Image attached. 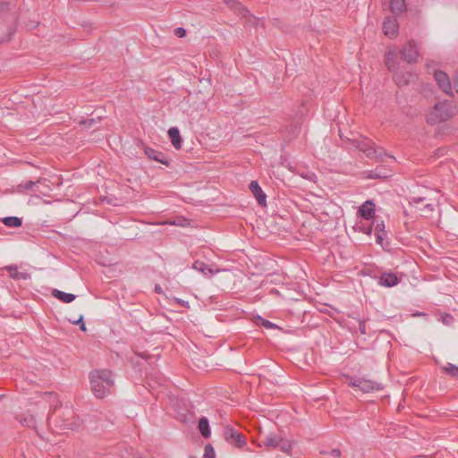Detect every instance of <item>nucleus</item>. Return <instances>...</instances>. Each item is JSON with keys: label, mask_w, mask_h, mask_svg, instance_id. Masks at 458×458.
Masks as SVG:
<instances>
[{"label": "nucleus", "mask_w": 458, "mask_h": 458, "mask_svg": "<svg viewBox=\"0 0 458 458\" xmlns=\"http://www.w3.org/2000/svg\"><path fill=\"white\" fill-rule=\"evenodd\" d=\"M42 397L50 403V411L47 415V421L49 426L52 424L55 428L53 429L54 431L58 430H66L71 429L74 430L77 429L80 427V423L74 419V415L72 411L69 409H65L64 411L62 413V417L59 418H54L53 413L51 412L52 407L55 405V410L56 409L59 401L57 399V395L55 393L52 392H45L42 395Z\"/></svg>", "instance_id": "obj_1"}, {"label": "nucleus", "mask_w": 458, "mask_h": 458, "mask_svg": "<svg viewBox=\"0 0 458 458\" xmlns=\"http://www.w3.org/2000/svg\"><path fill=\"white\" fill-rule=\"evenodd\" d=\"M91 390L98 398H104L111 393L114 385L113 373L108 369H96L89 375Z\"/></svg>", "instance_id": "obj_2"}, {"label": "nucleus", "mask_w": 458, "mask_h": 458, "mask_svg": "<svg viewBox=\"0 0 458 458\" xmlns=\"http://www.w3.org/2000/svg\"><path fill=\"white\" fill-rule=\"evenodd\" d=\"M456 106L452 101H440L435 104L427 115V123L436 124L445 122L455 115Z\"/></svg>", "instance_id": "obj_3"}, {"label": "nucleus", "mask_w": 458, "mask_h": 458, "mask_svg": "<svg viewBox=\"0 0 458 458\" xmlns=\"http://www.w3.org/2000/svg\"><path fill=\"white\" fill-rule=\"evenodd\" d=\"M259 446L279 448L285 454H290L293 449V445L290 442L284 439L281 436L274 433H268L264 436L261 443L259 444Z\"/></svg>", "instance_id": "obj_4"}, {"label": "nucleus", "mask_w": 458, "mask_h": 458, "mask_svg": "<svg viewBox=\"0 0 458 458\" xmlns=\"http://www.w3.org/2000/svg\"><path fill=\"white\" fill-rule=\"evenodd\" d=\"M348 385L353 388H358L363 393H370L374 391H378L383 388L381 383L372 381L369 379H365L363 377H347Z\"/></svg>", "instance_id": "obj_5"}, {"label": "nucleus", "mask_w": 458, "mask_h": 458, "mask_svg": "<svg viewBox=\"0 0 458 458\" xmlns=\"http://www.w3.org/2000/svg\"><path fill=\"white\" fill-rule=\"evenodd\" d=\"M224 437L228 444L238 448H242L247 444L245 436L233 427L228 426L225 428Z\"/></svg>", "instance_id": "obj_6"}, {"label": "nucleus", "mask_w": 458, "mask_h": 458, "mask_svg": "<svg viewBox=\"0 0 458 458\" xmlns=\"http://www.w3.org/2000/svg\"><path fill=\"white\" fill-rule=\"evenodd\" d=\"M400 55L403 61L408 64H413L417 62L419 52L414 42L409 41L405 44L403 49L400 51Z\"/></svg>", "instance_id": "obj_7"}, {"label": "nucleus", "mask_w": 458, "mask_h": 458, "mask_svg": "<svg viewBox=\"0 0 458 458\" xmlns=\"http://www.w3.org/2000/svg\"><path fill=\"white\" fill-rule=\"evenodd\" d=\"M434 78L438 87L446 94L453 95V87L448 75L440 70L435 71Z\"/></svg>", "instance_id": "obj_8"}, {"label": "nucleus", "mask_w": 458, "mask_h": 458, "mask_svg": "<svg viewBox=\"0 0 458 458\" xmlns=\"http://www.w3.org/2000/svg\"><path fill=\"white\" fill-rule=\"evenodd\" d=\"M399 53L395 49H388L385 54V64L391 72L399 69Z\"/></svg>", "instance_id": "obj_9"}, {"label": "nucleus", "mask_w": 458, "mask_h": 458, "mask_svg": "<svg viewBox=\"0 0 458 458\" xmlns=\"http://www.w3.org/2000/svg\"><path fill=\"white\" fill-rule=\"evenodd\" d=\"M250 191L252 195L255 197L258 204L261 207L267 206V195L259 186L257 181H251L249 185Z\"/></svg>", "instance_id": "obj_10"}, {"label": "nucleus", "mask_w": 458, "mask_h": 458, "mask_svg": "<svg viewBox=\"0 0 458 458\" xmlns=\"http://www.w3.org/2000/svg\"><path fill=\"white\" fill-rule=\"evenodd\" d=\"M398 22L396 19L388 17L383 22L384 34L389 38H394L398 33Z\"/></svg>", "instance_id": "obj_11"}, {"label": "nucleus", "mask_w": 458, "mask_h": 458, "mask_svg": "<svg viewBox=\"0 0 458 458\" xmlns=\"http://www.w3.org/2000/svg\"><path fill=\"white\" fill-rule=\"evenodd\" d=\"M394 72V81L398 87H403L408 85L415 79V74L411 72H403L402 71L396 70Z\"/></svg>", "instance_id": "obj_12"}, {"label": "nucleus", "mask_w": 458, "mask_h": 458, "mask_svg": "<svg viewBox=\"0 0 458 458\" xmlns=\"http://www.w3.org/2000/svg\"><path fill=\"white\" fill-rule=\"evenodd\" d=\"M144 152L149 159L157 161L165 165H169V159L163 152L156 150L147 146H144Z\"/></svg>", "instance_id": "obj_13"}, {"label": "nucleus", "mask_w": 458, "mask_h": 458, "mask_svg": "<svg viewBox=\"0 0 458 458\" xmlns=\"http://www.w3.org/2000/svg\"><path fill=\"white\" fill-rule=\"evenodd\" d=\"M392 175V171L386 166L378 165L375 169L367 172L369 179H386Z\"/></svg>", "instance_id": "obj_14"}, {"label": "nucleus", "mask_w": 458, "mask_h": 458, "mask_svg": "<svg viewBox=\"0 0 458 458\" xmlns=\"http://www.w3.org/2000/svg\"><path fill=\"white\" fill-rule=\"evenodd\" d=\"M359 214L367 221H369L375 215V204L372 200H366L359 208Z\"/></svg>", "instance_id": "obj_15"}, {"label": "nucleus", "mask_w": 458, "mask_h": 458, "mask_svg": "<svg viewBox=\"0 0 458 458\" xmlns=\"http://www.w3.org/2000/svg\"><path fill=\"white\" fill-rule=\"evenodd\" d=\"M400 282L398 276L392 272L383 273L379 276L378 284L385 287H393Z\"/></svg>", "instance_id": "obj_16"}, {"label": "nucleus", "mask_w": 458, "mask_h": 458, "mask_svg": "<svg viewBox=\"0 0 458 458\" xmlns=\"http://www.w3.org/2000/svg\"><path fill=\"white\" fill-rule=\"evenodd\" d=\"M360 150L363 151L369 158L375 159L377 161H384V157H389L383 151L382 148L369 147L365 148L360 147Z\"/></svg>", "instance_id": "obj_17"}, {"label": "nucleus", "mask_w": 458, "mask_h": 458, "mask_svg": "<svg viewBox=\"0 0 458 458\" xmlns=\"http://www.w3.org/2000/svg\"><path fill=\"white\" fill-rule=\"evenodd\" d=\"M192 268L202 273L206 276H211L216 272L219 271L218 269L215 271L211 267L200 260H196L192 265Z\"/></svg>", "instance_id": "obj_18"}, {"label": "nucleus", "mask_w": 458, "mask_h": 458, "mask_svg": "<svg viewBox=\"0 0 458 458\" xmlns=\"http://www.w3.org/2000/svg\"><path fill=\"white\" fill-rule=\"evenodd\" d=\"M52 295L64 303H70L76 299L75 294L64 293L58 289H54L52 291Z\"/></svg>", "instance_id": "obj_19"}, {"label": "nucleus", "mask_w": 458, "mask_h": 458, "mask_svg": "<svg viewBox=\"0 0 458 458\" xmlns=\"http://www.w3.org/2000/svg\"><path fill=\"white\" fill-rule=\"evenodd\" d=\"M168 136L170 138V140L172 142V145L176 148V149H180L182 145V138H181V135H180V131L178 130V128L176 127H172L168 130Z\"/></svg>", "instance_id": "obj_20"}, {"label": "nucleus", "mask_w": 458, "mask_h": 458, "mask_svg": "<svg viewBox=\"0 0 458 458\" xmlns=\"http://www.w3.org/2000/svg\"><path fill=\"white\" fill-rule=\"evenodd\" d=\"M199 430L201 434V436L204 438H208L210 437V428H209V422L208 420L206 417H201L199 420V425H198Z\"/></svg>", "instance_id": "obj_21"}, {"label": "nucleus", "mask_w": 458, "mask_h": 458, "mask_svg": "<svg viewBox=\"0 0 458 458\" xmlns=\"http://www.w3.org/2000/svg\"><path fill=\"white\" fill-rule=\"evenodd\" d=\"M390 11L394 14H400L406 9L405 0H390Z\"/></svg>", "instance_id": "obj_22"}, {"label": "nucleus", "mask_w": 458, "mask_h": 458, "mask_svg": "<svg viewBox=\"0 0 458 458\" xmlns=\"http://www.w3.org/2000/svg\"><path fill=\"white\" fill-rule=\"evenodd\" d=\"M4 225L11 228H17L22 225V219L18 216H6L2 219Z\"/></svg>", "instance_id": "obj_23"}, {"label": "nucleus", "mask_w": 458, "mask_h": 458, "mask_svg": "<svg viewBox=\"0 0 458 458\" xmlns=\"http://www.w3.org/2000/svg\"><path fill=\"white\" fill-rule=\"evenodd\" d=\"M8 270L10 276L14 280H27L30 277V274L18 271L17 267H9Z\"/></svg>", "instance_id": "obj_24"}, {"label": "nucleus", "mask_w": 458, "mask_h": 458, "mask_svg": "<svg viewBox=\"0 0 458 458\" xmlns=\"http://www.w3.org/2000/svg\"><path fill=\"white\" fill-rule=\"evenodd\" d=\"M39 182H40V180H38L36 182H34V181H26L24 182H21V183L18 184L16 191L19 193H25V192H28V191H31L33 187L37 183H39Z\"/></svg>", "instance_id": "obj_25"}, {"label": "nucleus", "mask_w": 458, "mask_h": 458, "mask_svg": "<svg viewBox=\"0 0 458 458\" xmlns=\"http://www.w3.org/2000/svg\"><path fill=\"white\" fill-rule=\"evenodd\" d=\"M441 369L450 377L458 378V366L447 362L445 365L441 367Z\"/></svg>", "instance_id": "obj_26"}, {"label": "nucleus", "mask_w": 458, "mask_h": 458, "mask_svg": "<svg viewBox=\"0 0 458 458\" xmlns=\"http://www.w3.org/2000/svg\"><path fill=\"white\" fill-rule=\"evenodd\" d=\"M225 3L242 16H245L246 13H248V10L236 0H225Z\"/></svg>", "instance_id": "obj_27"}, {"label": "nucleus", "mask_w": 458, "mask_h": 458, "mask_svg": "<svg viewBox=\"0 0 458 458\" xmlns=\"http://www.w3.org/2000/svg\"><path fill=\"white\" fill-rule=\"evenodd\" d=\"M355 231L361 232L365 234L370 235L373 231V223H360L356 224L353 227Z\"/></svg>", "instance_id": "obj_28"}, {"label": "nucleus", "mask_w": 458, "mask_h": 458, "mask_svg": "<svg viewBox=\"0 0 458 458\" xmlns=\"http://www.w3.org/2000/svg\"><path fill=\"white\" fill-rule=\"evenodd\" d=\"M23 418L22 420H21V422L22 425L26 426V427H29V428H37V426H36V418L34 415L32 414H27V415H22Z\"/></svg>", "instance_id": "obj_29"}, {"label": "nucleus", "mask_w": 458, "mask_h": 458, "mask_svg": "<svg viewBox=\"0 0 458 458\" xmlns=\"http://www.w3.org/2000/svg\"><path fill=\"white\" fill-rule=\"evenodd\" d=\"M255 322H256L257 325L262 326V327H264L266 328H268V329L278 328V327L276 324L270 322L267 319L263 318L260 316H257V318H255Z\"/></svg>", "instance_id": "obj_30"}, {"label": "nucleus", "mask_w": 458, "mask_h": 458, "mask_svg": "<svg viewBox=\"0 0 458 458\" xmlns=\"http://www.w3.org/2000/svg\"><path fill=\"white\" fill-rule=\"evenodd\" d=\"M100 120L101 118L99 116L98 118L84 119L80 122V125L85 128H92L95 124L98 123Z\"/></svg>", "instance_id": "obj_31"}, {"label": "nucleus", "mask_w": 458, "mask_h": 458, "mask_svg": "<svg viewBox=\"0 0 458 458\" xmlns=\"http://www.w3.org/2000/svg\"><path fill=\"white\" fill-rule=\"evenodd\" d=\"M376 225L374 227V233H383L385 232V224L383 220L376 219Z\"/></svg>", "instance_id": "obj_32"}, {"label": "nucleus", "mask_w": 458, "mask_h": 458, "mask_svg": "<svg viewBox=\"0 0 458 458\" xmlns=\"http://www.w3.org/2000/svg\"><path fill=\"white\" fill-rule=\"evenodd\" d=\"M215 451L210 444H208L204 449V458H215Z\"/></svg>", "instance_id": "obj_33"}, {"label": "nucleus", "mask_w": 458, "mask_h": 458, "mask_svg": "<svg viewBox=\"0 0 458 458\" xmlns=\"http://www.w3.org/2000/svg\"><path fill=\"white\" fill-rule=\"evenodd\" d=\"M72 324L80 326V329L81 331H86L87 330L85 323L83 321V316L82 315L77 320H73Z\"/></svg>", "instance_id": "obj_34"}, {"label": "nucleus", "mask_w": 458, "mask_h": 458, "mask_svg": "<svg viewBox=\"0 0 458 458\" xmlns=\"http://www.w3.org/2000/svg\"><path fill=\"white\" fill-rule=\"evenodd\" d=\"M358 324H359V331L361 335H366L367 334V331H366V321L363 320V319H359L358 320Z\"/></svg>", "instance_id": "obj_35"}, {"label": "nucleus", "mask_w": 458, "mask_h": 458, "mask_svg": "<svg viewBox=\"0 0 458 458\" xmlns=\"http://www.w3.org/2000/svg\"><path fill=\"white\" fill-rule=\"evenodd\" d=\"M321 454H327V452L322 451ZM328 454H330L331 456H334V457H340L342 453H341L340 449L334 448L330 452H328Z\"/></svg>", "instance_id": "obj_36"}, {"label": "nucleus", "mask_w": 458, "mask_h": 458, "mask_svg": "<svg viewBox=\"0 0 458 458\" xmlns=\"http://www.w3.org/2000/svg\"><path fill=\"white\" fill-rule=\"evenodd\" d=\"M174 35L178 38H183L186 35V30L182 27L174 29Z\"/></svg>", "instance_id": "obj_37"}, {"label": "nucleus", "mask_w": 458, "mask_h": 458, "mask_svg": "<svg viewBox=\"0 0 458 458\" xmlns=\"http://www.w3.org/2000/svg\"><path fill=\"white\" fill-rule=\"evenodd\" d=\"M360 147L369 148V147H374V143L370 141H364L359 144L358 148L360 149Z\"/></svg>", "instance_id": "obj_38"}, {"label": "nucleus", "mask_w": 458, "mask_h": 458, "mask_svg": "<svg viewBox=\"0 0 458 458\" xmlns=\"http://www.w3.org/2000/svg\"><path fill=\"white\" fill-rule=\"evenodd\" d=\"M454 319L453 316L450 314H445V317H443V322L445 324H449L450 321Z\"/></svg>", "instance_id": "obj_39"}, {"label": "nucleus", "mask_w": 458, "mask_h": 458, "mask_svg": "<svg viewBox=\"0 0 458 458\" xmlns=\"http://www.w3.org/2000/svg\"><path fill=\"white\" fill-rule=\"evenodd\" d=\"M383 233H375L376 236V242L377 244H382L383 242Z\"/></svg>", "instance_id": "obj_40"}, {"label": "nucleus", "mask_w": 458, "mask_h": 458, "mask_svg": "<svg viewBox=\"0 0 458 458\" xmlns=\"http://www.w3.org/2000/svg\"><path fill=\"white\" fill-rule=\"evenodd\" d=\"M454 88L456 89V92L458 93V72L455 73V78H454Z\"/></svg>", "instance_id": "obj_41"}, {"label": "nucleus", "mask_w": 458, "mask_h": 458, "mask_svg": "<svg viewBox=\"0 0 458 458\" xmlns=\"http://www.w3.org/2000/svg\"><path fill=\"white\" fill-rule=\"evenodd\" d=\"M177 302L179 304H181L182 307H187L188 306V301H186L177 299Z\"/></svg>", "instance_id": "obj_42"}, {"label": "nucleus", "mask_w": 458, "mask_h": 458, "mask_svg": "<svg viewBox=\"0 0 458 458\" xmlns=\"http://www.w3.org/2000/svg\"><path fill=\"white\" fill-rule=\"evenodd\" d=\"M155 291H156L157 293H160V292H161V288H160V286H159V285H156V287H155Z\"/></svg>", "instance_id": "obj_43"}, {"label": "nucleus", "mask_w": 458, "mask_h": 458, "mask_svg": "<svg viewBox=\"0 0 458 458\" xmlns=\"http://www.w3.org/2000/svg\"><path fill=\"white\" fill-rule=\"evenodd\" d=\"M28 27H29V29H30V30H31V29H33V28H36V27H37V25H36V24H34V23H31V24L28 25Z\"/></svg>", "instance_id": "obj_44"}, {"label": "nucleus", "mask_w": 458, "mask_h": 458, "mask_svg": "<svg viewBox=\"0 0 458 458\" xmlns=\"http://www.w3.org/2000/svg\"><path fill=\"white\" fill-rule=\"evenodd\" d=\"M423 199H424L423 198H419L418 199H414V201H416V202H421V201H423Z\"/></svg>", "instance_id": "obj_45"}]
</instances>
